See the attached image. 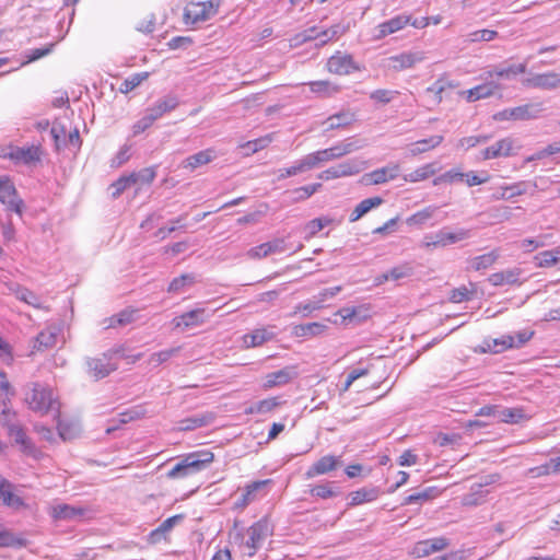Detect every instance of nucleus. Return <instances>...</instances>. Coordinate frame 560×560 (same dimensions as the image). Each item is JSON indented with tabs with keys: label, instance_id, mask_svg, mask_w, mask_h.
Returning a JSON list of instances; mask_svg holds the SVG:
<instances>
[{
	"label": "nucleus",
	"instance_id": "obj_57",
	"mask_svg": "<svg viewBox=\"0 0 560 560\" xmlns=\"http://www.w3.org/2000/svg\"><path fill=\"white\" fill-rule=\"evenodd\" d=\"M148 78L147 72L135 73L127 78L119 86L121 93H129L136 89L140 83Z\"/></svg>",
	"mask_w": 560,
	"mask_h": 560
},
{
	"label": "nucleus",
	"instance_id": "obj_27",
	"mask_svg": "<svg viewBox=\"0 0 560 560\" xmlns=\"http://www.w3.org/2000/svg\"><path fill=\"white\" fill-rule=\"evenodd\" d=\"M526 72V63L518 65H510L508 67L499 66L493 68L492 70H488L485 72L486 79H505L511 80L515 78L517 74Z\"/></svg>",
	"mask_w": 560,
	"mask_h": 560
},
{
	"label": "nucleus",
	"instance_id": "obj_63",
	"mask_svg": "<svg viewBox=\"0 0 560 560\" xmlns=\"http://www.w3.org/2000/svg\"><path fill=\"white\" fill-rule=\"evenodd\" d=\"M132 179L129 175L120 176L116 182L110 185L112 197L114 199L118 198L127 188H129L132 184Z\"/></svg>",
	"mask_w": 560,
	"mask_h": 560
},
{
	"label": "nucleus",
	"instance_id": "obj_48",
	"mask_svg": "<svg viewBox=\"0 0 560 560\" xmlns=\"http://www.w3.org/2000/svg\"><path fill=\"white\" fill-rule=\"evenodd\" d=\"M527 185L528 184L526 182H518L512 185L502 186V192L497 197V199H511L522 196L527 191Z\"/></svg>",
	"mask_w": 560,
	"mask_h": 560
},
{
	"label": "nucleus",
	"instance_id": "obj_64",
	"mask_svg": "<svg viewBox=\"0 0 560 560\" xmlns=\"http://www.w3.org/2000/svg\"><path fill=\"white\" fill-rule=\"evenodd\" d=\"M57 335L51 329L43 330L38 334L36 341L38 343V349L42 348H51L56 345Z\"/></svg>",
	"mask_w": 560,
	"mask_h": 560
},
{
	"label": "nucleus",
	"instance_id": "obj_56",
	"mask_svg": "<svg viewBox=\"0 0 560 560\" xmlns=\"http://www.w3.org/2000/svg\"><path fill=\"white\" fill-rule=\"evenodd\" d=\"M135 319V311H122L118 313L117 315L112 316L108 318L107 328L109 327H117V326H125L127 324H130Z\"/></svg>",
	"mask_w": 560,
	"mask_h": 560
},
{
	"label": "nucleus",
	"instance_id": "obj_2",
	"mask_svg": "<svg viewBox=\"0 0 560 560\" xmlns=\"http://www.w3.org/2000/svg\"><path fill=\"white\" fill-rule=\"evenodd\" d=\"M25 402L31 410L40 415H45L49 411L58 412L60 407L52 389L39 383H33L31 385L30 392L25 395Z\"/></svg>",
	"mask_w": 560,
	"mask_h": 560
},
{
	"label": "nucleus",
	"instance_id": "obj_20",
	"mask_svg": "<svg viewBox=\"0 0 560 560\" xmlns=\"http://www.w3.org/2000/svg\"><path fill=\"white\" fill-rule=\"evenodd\" d=\"M513 140L511 138H503L492 145L481 151L483 160H491L497 158H505L512 154Z\"/></svg>",
	"mask_w": 560,
	"mask_h": 560
},
{
	"label": "nucleus",
	"instance_id": "obj_45",
	"mask_svg": "<svg viewBox=\"0 0 560 560\" xmlns=\"http://www.w3.org/2000/svg\"><path fill=\"white\" fill-rule=\"evenodd\" d=\"M308 85L313 93L322 97H328L339 92V86L327 80L312 81Z\"/></svg>",
	"mask_w": 560,
	"mask_h": 560
},
{
	"label": "nucleus",
	"instance_id": "obj_9",
	"mask_svg": "<svg viewBox=\"0 0 560 560\" xmlns=\"http://www.w3.org/2000/svg\"><path fill=\"white\" fill-rule=\"evenodd\" d=\"M399 164L389 163L384 167L364 174L362 180L366 185H380L397 178L399 176Z\"/></svg>",
	"mask_w": 560,
	"mask_h": 560
},
{
	"label": "nucleus",
	"instance_id": "obj_43",
	"mask_svg": "<svg viewBox=\"0 0 560 560\" xmlns=\"http://www.w3.org/2000/svg\"><path fill=\"white\" fill-rule=\"evenodd\" d=\"M438 210H439V207H436V206H428V207L423 208L422 210L408 217L406 220V223L408 225L421 226L424 223H427V221H429L431 218H433V215L435 214V212Z\"/></svg>",
	"mask_w": 560,
	"mask_h": 560
},
{
	"label": "nucleus",
	"instance_id": "obj_33",
	"mask_svg": "<svg viewBox=\"0 0 560 560\" xmlns=\"http://www.w3.org/2000/svg\"><path fill=\"white\" fill-rule=\"evenodd\" d=\"M443 136L434 135L427 139L416 141L410 144L409 154L411 156H416L421 153L428 152L429 150L439 147L443 142Z\"/></svg>",
	"mask_w": 560,
	"mask_h": 560
},
{
	"label": "nucleus",
	"instance_id": "obj_6",
	"mask_svg": "<svg viewBox=\"0 0 560 560\" xmlns=\"http://www.w3.org/2000/svg\"><path fill=\"white\" fill-rule=\"evenodd\" d=\"M248 539L246 540V548L249 549L248 556L254 557L256 551L262 546L264 541L271 535V529L266 520H260L254 523L248 529Z\"/></svg>",
	"mask_w": 560,
	"mask_h": 560
},
{
	"label": "nucleus",
	"instance_id": "obj_52",
	"mask_svg": "<svg viewBox=\"0 0 560 560\" xmlns=\"http://www.w3.org/2000/svg\"><path fill=\"white\" fill-rule=\"evenodd\" d=\"M130 178H133L132 179V184H151L155 176H156V172H155V168L154 167H145V168H142L140 170L139 172H133L131 174H129Z\"/></svg>",
	"mask_w": 560,
	"mask_h": 560
},
{
	"label": "nucleus",
	"instance_id": "obj_3",
	"mask_svg": "<svg viewBox=\"0 0 560 560\" xmlns=\"http://www.w3.org/2000/svg\"><path fill=\"white\" fill-rule=\"evenodd\" d=\"M221 0H208L202 2H191L185 9L186 22L192 24L205 22L213 18L220 8Z\"/></svg>",
	"mask_w": 560,
	"mask_h": 560
},
{
	"label": "nucleus",
	"instance_id": "obj_11",
	"mask_svg": "<svg viewBox=\"0 0 560 560\" xmlns=\"http://www.w3.org/2000/svg\"><path fill=\"white\" fill-rule=\"evenodd\" d=\"M523 85L541 90H556L560 88V73L555 71L535 73L524 79Z\"/></svg>",
	"mask_w": 560,
	"mask_h": 560
},
{
	"label": "nucleus",
	"instance_id": "obj_25",
	"mask_svg": "<svg viewBox=\"0 0 560 560\" xmlns=\"http://www.w3.org/2000/svg\"><path fill=\"white\" fill-rule=\"evenodd\" d=\"M275 336L276 332L272 329L257 328L243 336V345L245 348H255L273 339Z\"/></svg>",
	"mask_w": 560,
	"mask_h": 560
},
{
	"label": "nucleus",
	"instance_id": "obj_23",
	"mask_svg": "<svg viewBox=\"0 0 560 560\" xmlns=\"http://www.w3.org/2000/svg\"><path fill=\"white\" fill-rule=\"evenodd\" d=\"M501 90V85L493 80L485 82L480 85H477L468 91H466V98L468 102H476L481 98H487L494 95L498 91Z\"/></svg>",
	"mask_w": 560,
	"mask_h": 560
},
{
	"label": "nucleus",
	"instance_id": "obj_46",
	"mask_svg": "<svg viewBox=\"0 0 560 560\" xmlns=\"http://www.w3.org/2000/svg\"><path fill=\"white\" fill-rule=\"evenodd\" d=\"M182 347H173L152 353L148 359V364L154 368L167 362L173 357L177 355Z\"/></svg>",
	"mask_w": 560,
	"mask_h": 560
},
{
	"label": "nucleus",
	"instance_id": "obj_16",
	"mask_svg": "<svg viewBox=\"0 0 560 560\" xmlns=\"http://www.w3.org/2000/svg\"><path fill=\"white\" fill-rule=\"evenodd\" d=\"M298 376L296 366H285L279 371L268 373L262 387L269 389L277 386H283Z\"/></svg>",
	"mask_w": 560,
	"mask_h": 560
},
{
	"label": "nucleus",
	"instance_id": "obj_19",
	"mask_svg": "<svg viewBox=\"0 0 560 560\" xmlns=\"http://www.w3.org/2000/svg\"><path fill=\"white\" fill-rule=\"evenodd\" d=\"M508 349H513V335H503L499 338H486L479 346L482 353H501Z\"/></svg>",
	"mask_w": 560,
	"mask_h": 560
},
{
	"label": "nucleus",
	"instance_id": "obj_28",
	"mask_svg": "<svg viewBox=\"0 0 560 560\" xmlns=\"http://www.w3.org/2000/svg\"><path fill=\"white\" fill-rule=\"evenodd\" d=\"M179 102L176 95H166L163 98L158 100L153 106L148 108V113L154 120L162 117L165 113L174 110L178 106Z\"/></svg>",
	"mask_w": 560,
	"mask_h": 560
},
{
	"label": "nucleus",
	"instance_id": "obj_15",
	"mask_svg": "<svg viewBox=\"0 0 560 560\" xmlns=\"http://www.w3.org/2000/svg\"><path fill=\"white\" fill-rule=\"evenodd\" d=\"M210 317V314L206 313L203 308H197L182 314L173 319V325L175 328H180L183 330L200 326L206 323Z\"/></svg>",
	"mask_w": 560,
	"mask_h": 560
},
{
	"label": "nucleus",
	"instance_id": "obj_13",
	"mask_svg": "<svg viewBox=\"0 0 560 560\" xmlns=\"http://www.w3.org/2000/svg\"><path fill=\"white\" fill-rule=\"evenodd\" d=\"M327 70L330 73L346 75L359 70V67L350 55L338 51L327 60Z\"/></svg>",
	"mask_w": 560,
	"mask_h": 560
},
{
	"label": "nucleus",
	"instance_id": "obj_44",
	"mask_svg": "<svg viewBox=\"0 0 560 560\" xmlns=\"http://www.w3.org/2000/svg\"><path fill=\"white\" fill-rule=\"evenodd\" d=\"M326 328V325L320 323H307L293 327V335L296 337H313L320 335Z\"/></svg>",
	"mask_w": 560,
	"mask_h": 560
},
{
	"label": "nucleus",
	"instance_id": "obj_31",
	"mask_svg": "<svg viewBox=\"0 0 560 560\" xmlns=\"http://www.w3.org/2000/svg\"><path fill=\"white\" fill-rule=\"evenodd\" d=\"M380 495V490L376 487H364L349 494L350 501L348 506H357L366 502L376 500Z\"/></svg>",
	"mask_w": 560,
	"mask_h": 560
},
{
	"label": "nucleus",
	"instance_id": "obj_32",
	"mask_svg": "<svg viewBox=\"0 0 560 560\" xmlns=\"http://www.w3.org/2000/svg\"><path fill=\"white\" fill-rule=\"evenodd\" d=\"M470 236L469 230L458 229L455 232L446 231L445 229L440 230L435 233L436 243H440V247H444L457 242L464 241Z\"/></svg>",
	"mask_w": 560,
	"mask_h": 560
},
{
	"label": "nucleus",
	"instance_id": "obj_47",
	"mask_svg": "<svg viewBox=\"0 0 560 560\" xmlns=\"http://www.w3.org/2000/svg\"><path fill=\"white\" fill-rule=\"evenodd\" d=\"M9 290L15 294V296L34 307H39V300L38 298L28 289L23 288L19 284L11 283L9 285Z\"/></svg>",
	"mask_w": 560,
	"mask_h": 560
},
{
	"label": "nucleus",
	"instance_id": "obj_35",
	"mask_svg": "<svg viewBox=\"0 0 560 560\" xmlns=\"http://www.w3.org/2000/svg\"><path fill=\"white\" fill-rule=\"evenodd\" d=\"M500 257V252L493 249L487 254L476 256L469 260V267L476 271L485 270L491 267Z\"/></svg>",
	"mask_w": 560,
	"mask_h": 560
},
{
	"label": "nucleus",
	"instance_id": "obj_1",
	"mask_svg": "<svg viewBox=\"0 0 560 560\" xmlns=\"http://www.w3.org/2000/svg\"><path fill=\"white\" fill-rule=\"evenodd\" d=\"M214 459L213 453L199 451L186 455L168 472L171 479L185 478L205 469Z\"/></svg>",
	"mask_w": 560,
	"mask_h": 560
},
{
	"label": "nucleus",
	"instance_id": "obj_4",
	"mask_svg": "<svg viewBox=\"0 0 560 560\" xmlns=\"http://www.w3.org/2000/svg\"><path fill=\"white\" fill-rule=\"evenodd\" d=\"M42 149L39 145H31L26 148L10 147L3 152L2 158L11 160L14 164H23L34 166L42 160Z\"/></svg>",
	"mask_w": 560,
	"mask_h": 560
},
{
	"label": "nucleus",
	"instance_id": "obj_53",
	"mask_svg": "<svg viewBox=\"0 0 560 560\" xmlns=\"http://www.w3.org/2000/svg\"><path fill=\"white\" fill-rule=\"evenodd\" d=\"M26 540L10 530H0V547H24Z\"/></svg>",
	"mask_w": 560,
	"mask_h": 560
},
{
	"label": "nucleus",
	"instance_id": "obj_49",
	"mask_svg": "<svg viewBox=\"0 0 560 560\" xmlns=\"http://www.w3.org/2000/svg\"><path fill=\"white\" fill-rule=\"evenodd\" d=\"M493 477H490V480H487L485 483H475L471 487L472 492L465 495L463 499L464 504L466 505H477L480 503V499L483 498L486 494L481 491L482 487L485 485H489L493 482Z\"/></svg>",
	"mask_w": 560,
	"mask_h": 560
},
{
	"label": "nucleus",
	"instance_id": "obj_40",
	"mask_svg": "<svg viewBox=\"0 0 560 560\" xmlns=\"http://www.w3.org/2000/svg\"><path fill=\"white\" fill-rule=\"evenodd\" d=\"M438 172L434 163L424 164L413 172L404 175V180L408 183H418L428 179Z\"/></svg>",
	"mask_w": 560,
	"mask_h": 560
},
{
	"label": "nucleus",
	"instance_id": "obj_54",
	"mask_svg": "<svg viewBox=\"0 0 560 560\" xmlns=\"http://www.w3.org/2000/svg\"><path fill=\"white\" fill-rule=\"evenodd\" d=\"M314 39H323L322 30H319L317 26H312L299 34H296L293 38L294 44H303L305 42L314 40Z\"/></svg>",
	"mask_w": 560,
	"mask_h": 560
},
{
	"label": "nucleus",
	"instance_id": "obj_42",
	"mask_svg": "<svg viewBox=\"0 0 560 560\" xmlns=\"http://www.w3.org/2000/svg\"><path fill=\"white\" fill-rule=\"evenodd\" d=\"M439 494V490L435 487H429L425 488L419 492H416L413 494H410L404 499L402 504L409 505V504H422L433 498H435Z\"/></svg>",
	"mask_w": 560,
	"mask_h": 560
},
{
	"label": "nucleus",
	"instance_id": "obj_29",
	"mask_svg": "<svg viewBox=\"0 0 560 560\" xmlns=\"http://www.w3.org/2000/svg\"><path fill=\"white\" fill-rule=\"evenodd\" d=\"M521 273L522 270L520 268L506 269L490 275L488 281L494 287L516 284L518 283Z\"/></svg>",
	"mask_w": 560,
	"mask_h": 560
},
{
	"label": "nucleus",
	"instance_id": "obj_61",
	"mask_svg": "<svg viewBox=\"0 0 560 560\" xmlns=\"http://www.w3.org/2000/svg\"><path fill=\"white\" fill-rule=\"evenodd\" d=\"M331 222L332 220L328 217H322L311 220L306 225V230L308 231L306 238L308 240L315 236L320 230L329 225Z\"/></svg>",
	"mask_w": 560,
	"mask_h": 560
},
{
	"label": "nucleus",
	"instance_id": "obj_38",
	"mask_svg": "<svg viewBox=\"0 0 560 560\" xmlns=\"http://www.w3.org/2000/svg\"><path fill=\"white\" fill-rule=\"evenodd\" d=\"M354 120V114L347 110L329 116L324 124L327 125L326 130H334L347 127L351 125Z\"/></svg>",
	"mask_w": 560,
	"mask_h": 560
},
{
	"label": "nucleus",
	"instance_id": "obj_12",
	"mask_svg": "<svg viewBox=\"0 0 560 560\" xmlns=\"http://www.w3.org/2000/svg\"><path fill=\"white\" fill-rule=\"evenodd\" d=\"M425 59L422 51H405L387 58V66L394 71H402L415 67Z\"/></svg>",
	"mask_w": 560,
	"mask_h": 560
},
{
	"label": "nucleus",
	"instance_id": "obj_30",
	"mask_svg": "<svg viewBox=\"0 0 560 560\" xmlns=\"http://www.w3.org/2000/svg\"><path fill=\"white\" fill-rule=\"evenodd\" d=\"M217 158L213 149H206L184 160L183 167L194 171L202 165L212 162Z\"/></svg>",
	"mask_w": 560,
	"mask_h": 560
},
{
	"label": "nucleus",
	"instance_id": "obj_55",
	"mask_svg": "<svg viewBox=\"0 0 560 560\" xmlns=\"http://www.w3.org/2000/svg\"><path fill=\"white\" fill-rule=\"evenodd\" d=\"M195 283V276L192 273H184L177 278H174L167 291L172 293L179 292L185 285H191Z\"/></svg>",
	"mask_w": 560,
	"mask_h": 560
},
{
	"label": "nucleus",
	"instance_id": "obj_14",
	"mask_svg": "<svg viewBox=\"0 0 560 560\" xmlns=\"http://www.w3.org/2000/svg\"><path fill=\"white\" fill-rule=\"evenodd\" d=\"M342 465L339 456L326 455L316 460L305 472L306 479L328 474Z\"/></svg>",
	"mask_w": 560,
	"mask_h": 560
},
{
	"label": "nucleus",
	"instance_id": "obj_50",
	"mask_svg": "<svg viewBox=\"0 0 560 560\" xmlns=\"http://www.w3.org/2000/svg\"><path fill=\"white\" fill-rule=\"evenodd\" d=\"M475 292H476V285L474 283H470V289H468L465 285H462L459 288L452 290L450 300L453 303H462L464 301H469L472 298V295L475 294Z\"/></svg>",
	"mask_w": 560,
	"mask_h": 560
},
{
	"label": "nucleus",
	"instance_id": "obj_39",
	"mask_svg": "<svg viewBox=\"0 0 560 560\" xmlns=\"http://www.w3.org/2000/svg\"><path fill=\"white\" fill-rule=\"evenodd\" d=\"M56 418L58 420L57 421L58 433H59V436L63 441L72 440L80 434L81 428L77 422L61 420L59 411L57 412Z\"/></svg>",
	"mask_w": 560,
	"mask_h": 560
},
{
	"label": "nucleus",
	"instance_id": "obj_36",
	"mask_svg": "<svg viewBox=\"0 0 560 560\" xmlns=\"http://www.w3.org/2000/svg\"><path fill=\"white\" fill-rule=\"evenodd\" d=\"M497 418L504 423H520L528 419L523 408H503L498 410Z\"/></svg>",
	"mask_w": 560,
	"mask_h": 560
},
{
	"label": "nucleus",
	"instance_id": "obj_10",
	"mask_svg": "<svg viewBox=\"0 0 560 560\" xmlns=\"http://www.w3.org/2000/svg\"><path fill=\"white\" fill-rule=\"evenodd\" d=\"M3 427L8 429L9 435L14 439V442L21 446L23 453L34 458H39L40 452L35 447L21 425L3 422Z\"/></svg>",
	"mask_w": 560,
	"mask_h": 560
},
{
	"label": "nucleus",
	"instance_id": "obj_41",
	"mask_svg": "<svg viewBox=\"0 0 560 560\" xmlns=\"http://www.w3.org/2000/svg\"><path fill=\"white\" fill-rule=\"evenodd\" d=\"M341 177H348L359 174L365 168V162L360 159H350L337 164Z\"/></svg>",
	"mask_w": 560,
	"mask_h": 560
},
{
	"label": "nucleus",
	"instance_id": "obj_51",
	"mask_svg": "<svg viewBox=\"0 0 560 560\" xmlns=\"http://www.w3.org/2000/svg\"><path fill=\"white\" fill-rule=\"evenodd\" d=\"M464 174L465 173L460 172L458 168H452L441 174L440 176L435 177L433 179V185L438 186L442 183L454 184L458 182H464Z\"/></svg>",
	"mask_w": 560,
	"mask_h": 560
},
{
	"label": "nucleus",
	"instance_id": "obj_8",
	"mask_svg": "<svg viewBox=\"0 0 560 560\" xmlns=\"http://www.w3.org/2000/svg\"><path fill=\"white\" fill-rule=\"evenodd\" d=\"M288 249L284 237H276L247 250L250 259H261L272 254H281Z\"/></svg>",
	"mask_w": 560,
	"mask_h": 560
},
{
	"label": "nucleus",
	"instance_id": "obj_60",
	"mask_svg": "<svg viewBox=\"0 0 560 560\" xmlns=\"http://www.w3.org/2000/svg\"><path fill=\"white\" fill-rule=\"evenodd\" d=\"M559 250H546L542 253H539L535 259L537 260L538 267H551L560 261V258L557 256L559 254Z\"/></svg>",
	"mask_w": 560,
	"mask_h": 560
},
{
	"label": "nucleus",
	"instance_id": "obj_26",
	"mask_svg": "<svg viewBox=\"0 0 560 560\" xmlns=\"http://www.w3.org/2000/svg\"><path fill=\"white\" fill-rule=\"evenodd\" d=\"M184 516L182 514H177L171 516L163 521L155 529H153L149 535V541L151 544H158L162 540L166 539V535L174 528L176 524H178Z\"/></svg>",
	"mask_w": 560,
	"mask_h": 560
},
{
	"label": "nucleus",
	"instance_id": "obj_59",
	"mask_svg": "<svg viewBox=\"0 0 560 560\" xmlns=\"http://www.w3.org/2000/svg\"><path fill=\"white\" fill-rule=\"evenodd\" d=\"M340 150V154L343 158L345 155H348L352 152H355L360 149H362L365 143L362 140H358L354 138H349L342 142L337 143Z\"/></svg>",
	"mask_w": 560,
	"mask_h": 560
},
{
	"label": "nucleus",
	"instance_id": "obj_5",
	"mask_svg": "<svg viewBox=\"0 0 560 560\" xmlns=\"http://www.w3.org/2000/svg\"><path fill=\"white\" fill-rule=\"evenodd\" d=\"M113 353H119V350L109 351L96 358H86L85 366L88 374L97 381L114 372L117 369V364L112 362Z\"/></svg>",
	"mask_w": 560,
	"mask_h": 560
},
{
	"label": "nucleus",
	"instance_id": "obj_18",
	"mask_svg": "<svg viewBox=\"0 0 560 560\" xmlns=\"http://www.w3.org/2000/svg\"><path fill=\"white\" fill-rule=\"evenodd\" d=\"M411 22V15L409 14H399L394 18H392L388 21H385L377 25V34L375 35L376 38L381 39L384 38L390 34H394L400 30H402L405 26H407Z\"/></svg>",
	"mask_w": 560,
	"mask_h": 560
},
{
	"label": "nucleus",
	"instance_id": "obj_21",
	"mask_svg": "<svg viewBox=\"0 0 560 560\" xmlns=\"http://www.w3.org/2000/svg\"><path fill=\"white\" fill-rule=\"evenodd\" d=\"M50 516L56 521H74L83 516L84 511L69 504L59 503L50 509Z\"/></svg>",
	"mask_w": 560,
	"mask_h": 560
},
{
	"label": "nucleus",
	"instance_id": "obj_58",
	"mask_svg": "<svg viewBox=\"0 0 560 560\" xmlns=\"http://www.w3.org/2000/svg\"><path fill=\"white\" fill-rule=\"evenodd\" d=\"M282 404L280 397H270L262 399L256 404L252 411H256L258 413H268L276 409L278 406Z\"/></svg>",
	"mask_w": 560,
	"mask_h": 560
},
{
	"label": "nucleus",
	"instance_id": "obj_22",
	"mask_svg": "<svg viewBox=\"0 0 560 560\" xmlns=\"http://www.w3.org/2000/svg\"><path fill=\"white\" fill-rule=\"evenodd\" d=\"M544 110L545 108L541 102L527 103L517 107H513L512 115H514V120H530L539 118Z\"/></svg>",
	"mask_w": 560,
	"mask_h": 560
},
{
	"label": "nucleus",
	"instance_id": "obj_34",
	"mask_svg": "<svg viewBox=\"0 0 560 560\" xmlns=\"http://www.w3.org/2000/svg\"><path fill=\"white\" fill-rule=\"evenodd\" d=\"M311 154L316 165V168L322 166L324 163L342 158L337 143L330 148L314 151Z\"/></svg>",
	"mask_w": 560,
	"mask_h": 560
},
{
	"label": "nucleus",
	"instance_id": "obj_37",
	"mask_svg": "<svg viewBox=\"0 0 560 560\" xmlns=\"http://www.w3.org/2000/svg\"><path fill=\"white\" fill-rule=\"evenodd\" d=\"M383 203V199L381 197H372L363 199L361 202L357 205L353 211L350 214V222H355L360 218H362L365 213H368L371 209L376 208Z\"/></svg>",
	"mask_w": 560,
	"mask_h": 560
},
{
	"label": "nucleus",
	"instance_id": "obj_17",
	"mask_svg": "<svg viewBox=\"0 0 560 560\" xmlns=\"http://www.w3.org/2000/svg\"><path fill=\"white\" fill-rule=\"evenodd\" d=\"M448 546V540L444 537H435L418 541L413 549L412 555L417 558L428 557L433 552L441 551Z\"/></svg>",
	"mask_w": 560,
	"mask_h": 560
},
{
	"label": "nucleus",
	"instance_id": "obj_24",
	"mask_svg": "<svg viewBox=\"0 0 560 560\" xmlns=\"http://www.w3.org/2000/svg\"><path fill=\"white\" fill-rule=\"evenodd\" d=\"M13 486L10 481L0 476V500L9 508L19 510L25 505L24 501L12 491Z\"/></svg>",
	"mask_w": 560,
	"mask_h": 560
},
{
	"label": "nucleus",
	"instance_id": "obj_7",
	"mask_svg": "<svg viewBox=\"0 0 560 560\" xmlns=\"http://www.w3.org/2000/svg\"><path fill=\"white\" fill-rule=\"evenodd\" d=\"M0 201L7 206V209L15 212L20 217L23 213L24 202L18 196L14 184L9 177L0 178Z\"/></svg>",
	"mask_w": 560,
	"mask_h": 560
},
{
	"label": "nucleus",
	"instance_id": "obj_62",
	"mask_svg": "<svg viewBox=\"0 0 560 560\" xmlns=\"http://www.w3.org/2000/svg\"><path fill=\"white\" fill-rule=\"evenodd\" d=\"M295 175L308 172L311 170L316 168L312 154L308 153L304 155L302 159L295 161L292 165Z\"/></svg>",
	"mask_w": 560,
	"mask_h": 560
}]
</instances>
